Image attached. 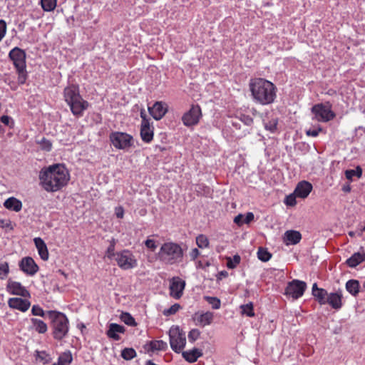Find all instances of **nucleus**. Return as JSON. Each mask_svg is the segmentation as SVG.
<instances>
[{
    "mask_svg": "<svg viewBox=\"0 0 365 365\" xmlns=\"http://www.w3.org/2000/svg\"><path fill=\"white\" fill-rule=\"evenodd\" d=\"M31 321L33 324V327L38 333L44 334L47 331V329H48L47 325L42 320H40V319H38L36 318H33L31 319Z\"/></svg>",
    "mask_w": 365,
    "mask_h": 365,
    "instance_id": "c756f323",
    "label": "nucleus"
},
{
    "mask_svg": "<svg viewBox=\"0 0 365 365\" xmlns=\"http://www.w3.org/2000/svg\"><path fill=\"white\" fill-rule=\"evenodd\" d=\"M301 239L302 235L296 230L286 231L283 237V241L287 245H296L299 242Z\"/></svg>",
    "mask_w": 365,
    "mask_h": 365,
    "instance_id": "5701e85b",
    "label": "nucleus"
},
{
    "mask_svg": "<svg viewBox=\"0 0 365 365\" xmlns=\"http://www.w3.org/2000/svg\"><path fill=\"white\" fill-rule=\"evenodd\" d=\"M248 86L255 103L267 106L275 101L277 88L272 82L263 78H254L250 80Z\"/></svg>",
    "mask_w": 365,
    "mask_h": 365,
    "instance_id": "f03ea898",
    "label": "nucleus"
},
{
    "mask_svg": "<svg viewBox=\"0 0 365 365\" xmlns=\"http://www.w3.org/2000/svg\"><path fill=\"white\" fill-rule=\"evenodd\" d=\"M9 57L16 68H26V53L23 50L15 47L9 52Z\"/></svg>",
    "mask_w": 365,
    "mask_h": 365,
    "instance_id": "ddd939ff",
    "label": "nucleus"
},
{
    "mask_svg": "<svg viewBox=\"0 0 365 365\" xmlns=\"http://www.w3.org/2000/svg\"><path fill=\"white\" fill-rule=\"evenodd\" d=\"M167 343L163 340L152 341L147 344L145 346V349L148 351H164L167 349Z\"/></svg>",
    "mask_w": 365,
    "mask_h": 365,
    "instance_id": "c85d7f7f",
    "label": "nucleus"
},
{
    "mask_svg": "<svg viewBox=\"0 0 365 365\" xmlns=\"http://www.w3.org/2000/svg\"><path fill=\"white\" fill-rule=\"evenodd\" d=\"M181 352L182 357L189 363L195 362L200 356H202V350L197 348L185 351H182Z\"/></svg>",
    "mask_w": 365,
    "mask_h": 365,
    "instance_id": "393cba45",
    "label": "nucleus"
},
{
    "mask_svg": "<svg viewBox=\"0 0 365 365\" xmlns=\"http://www.w3.org/2000/svg\"><path fill=\"white\" fill-rule=\"evenodd\" d=\"M8 304L9 307L23 312L27 311L31 306L29 301L18 297L10 298Z\"/></svg>",
    "mask_w": 365,
    "mask_h": 365,
    "instance_id": "f3484780",
    "label": "nucleus"
},
{
    "mask_svg": "<svg viewBox=\"0 0 365 365\" xmlns=\"http://www.w3.org/2000/svg\"><path fill=\"white\" fill-rule=\"evenodd\" d=\"M63 97L75 115H81L89 106V103L80 95L78 86L69 85L66 87L63 91Z\"/></svg>",
    "mask_w": 365,
    "mask_h": 365,
    "instance_id": "20e7f679",
    "label": "nucleus"
},
{
    "mask_svg": "<svg viewBox=\"0 0 365 365\" xmlns=\"http://www.w3.org/2000/svg\"><path fill=\"white\" fill-rule=\"evenodd\" d=\"M115 262L118 266L124 270L133 269L138 265V261L135 257L128 250H123L116 252Z\"/></svg>",
    "mask_w": 365,
    "mask_h": 365,
    "instance_id": "6e6552de",
    "label": "nucleus"
},
{
    "mask_svg": "<svg viewBox=\"0 0 365 365\" xmlns=\"http://www.w3.org/2000/svg\"><path fill=\"white\" fill-rule=\"evenodd\" d=\"M311 111L313 115V119L319 122L326 123L334 119L335 117V114L329 104H316L312 108Z\"/></svg>",
    "mask_w": 365,
    "mask_h": 365,
    "instance_id": "1a4fd4ad",
    "label": "nucleus"
},
{
    "mask_svg": "<svg viewBox=\"0 0 365 365\" xmlns=\"http://www.w3.org/2000/svg\"><path fill=\"white\" fill-rule=\"evenodd\" d=\"M34 241L41 258L44 261L47 260L48 259V251L44 241L40 237L34 238Z\"/></svg>",
    "mask_w": 365,
    "mask_h": 365,
    "instance_id": "a878e982",
    "label": "nucleus"
},
{
    "mask_svg": "<svg viewBox=\"0 0 365 365\" xmlns=\"http://www.w3.org/2000/svg\"><path fill=\"white\" fill-rule=\"evenodd\" d=\"M9 273V266L8 262H4L0 263V279H6Z\"/></svg>",
    "mask_w": 365,
    "mask_h": 365,
    "instance_id": "4c0bfd02",
    "label": "nucleus"
},
{
    "mask_svg": "<svg viewBox=\"0 0 365 365\" xmlns=\"http://www.w3.org/2000/svg\"><path fill=\"white\" fill-rule=\"evenodd\" d=\"M4 206L10 211L19 212L21 210L23 204L20 200L14 197H10L4 201Z\"/></svg>",
    "mask_w": 365,
    "mask_h": 365,
    "instance_id": "b1692460",
    "label": "nucleus"
},
{
    "mask_svg": "<svg viewBox=\"0 0 365 365\" xmlns=\"http://www.w3.org/2000/svg\"><path fill=\"white\" fill-rule=\"evenodd\" d=\"M346 290L352 295L356 296L359 291V284L357 280L351 279L346 284Z\"/></svg>",
    "mask_w": 365,
    "mask_h": 365,
    "instance_id": "7c9ffc66",
    "label": "nucleus"
},
{
    "mask_svg": "<svg viewBox=\"0 0 365 365\" xmlns=\"http://www.w3.org/2000/svg\"><path fill=\"white\" fill-rule=\"evenodd\" d=\"M241 313L250 317L255 316L252 303H248L240 306Z\"/></svg>",
    "mask_w": 365,
    "mask_h": 365,
    "instance_id": "473e14b6",
    "label": "nucleus"
},
{
    "mask_svg": "<svg viewBox=\"0 0 365 365\" xmlns=\"http://www.w3.org/2000/svg\"><path fill=\"white\" fill-rule=\"evenodd\" d=\"M120 318L122 322L128 325L135 326L136 324L134 318L128 313H122Z\"/></svg>",
    "mask_w": 365,
    "mask_h": 365,
    "instance_id": "ea45409f",
    "label": "nucleus"
},
{
    "mask_svg": "<svg viewBox=\"0 0 365 365\" xmlns=\"http://www.w3.org/2000/svg\"><path fill=\"white\" fill-rule=\"evenodd\" d=\"M342 190L346 192H350L351 190V187L350 186L348 185H345L342 187Z\"/></svg>",
    "mask_w": 365,
    "mask_h": 365,
    "instance_id": "e2e57ef3",
    "label": "nucleus"
},
{
    "mask_svg": "<svg viewBox=\"0 0 365 365\" xmlns=\"http://www.w3.org/2000/svg\"><path fill=\"white\" fill-rule=\"evenodd\" d=\"M70 180V173L62 164H55L39 173L40 185L48 192H54L65 187Z\"/></svg>",
    "mask_w": 365,
    "mask_h": 365,
    "instance_id": "f257e3e1",
    "label": "nucleus"
},
{
    "mask_svg": "<svg viewBox=\"0 0 365 365\" xmlns=\"http://www.w3.org/2000/svg\"><path fill=\"white\" fill-rule=\"evenodd\" d=\"M349 235H350V236H354V232H349Z\"/></svg>",
    "mask_w": 365,
    "mask_h": 365,
    "instance_id": "338daca9",
    "label": "nucleus"
},
{
    "mask_svg": "<svg viewBox=\"0 0 365 365\" xmlns=\"http://www.w3.org/2000/svg\"><path fill=\"white\" fill-rule=\"evenodd\" d=\"M312 190L311 183L307 181L300 182L294 190L295 195L300 198H306Z\"/></svg>",
    "mask_w": 365,
    "mask_h": 365,
    "instance_id": "412c9836",
    "label": "nucleus"
},
{
    "mask_svg": "<svg viewBox=\"0 0 365 365\" xmlns=\"http://www.w3.org/2000/svg\"><path fill=\"white\" fill-rule=\"evenodd\" d=\"M322 131V128L320 126H317L314 129H308L306 130V134L308 136L317 137L319 132Z\"/></svg>",
    "mask_w": 365,
    "mask_h": 365,
    "instance_id": "864d4df0",
    "label": "nucleus"
},
{
    "mask_svg": "<svg viewBox=\"0 0 365 365\" xmlns=\"http://www.w3.org/2000/svg\"><path fill=\"white\" fill-rule=\"evenodd\" d=\"M109 139L113 147L119 150H128L133 143V136L123 132H112Z\"/></svg>",
    "mask_w": 365,
    "mask_h": 365,
    "instance_id": "0eeeda50",
    "label": "nucleus"
},
{
    "mask_svg": "<svg viewBox=\"0 0 365 365\" xmlns=\"http://www.w3.org/2000/svg\"><path fill=\"white\" fill-rule=\"evenodd\" d=\"M365 260V251L354 253L346 260V264L350 267H355Z\"/></svg>",
    "mask_w": 365,
    "mask_h": 365,
    "instance_id": "bb28decb",
    "label": "nucleus"
},
{
    "mask_svg": "<svg viewBox=\"0 0 365 365\" xmlns=\"http://www.w3.org/2000/svg\"><path fill=\"white\" fill-rule=\"evenodd\" d=\"M31 312L35 316L43 317L44 315L43 310L38 305H34L31 309Z\"/></svg>",
    "mask_w": 365,
    "mask_h": 365,
    "instance_id": "6e6d98bb",
    "label": "nucleus"
},
{
    "mask_svg": "<svg viewBox=\"0 0 365 365\" xmlns=\"http://www.w3.org/2000/svg\"><path fill=\"white\" fill-rule=\"evenodd\" d=\"M200 335V331L197 329H192L188 333V339L190 342L195 341Z\"/></svg>",
    "mask_w": 365,
    "mask_h": 365,
    "instance_id": "49530a36",
    "label": "nucleus"
},
{
    "mask_svg": "<svg viewBox=\"0 0 365 365\" xmlns=\"http://www.w3.org/2000/svg\"><path fill=\"white\" fill-rule=\"evenodd\" d=\"M72 360L71 354L69 351L64 352L58 358V365H69Z\"/></svg>",
    "mask_w": 365,
    "mask_h": 365,
    "instance_id": "72a5a7b5",
    "label": "nucleus"
},
{
    "mask_svg": "<svg viewBox=\"0 0 365 365\" xmlns=\"http://www.w3.org/2000/svg\"><path fill=\"white\" fill-rule=\"evenodd\" d=\"M124 209L122 206H118L115 207V216L119 218L122 219L124 217Z\"/></svg>",
    "mask_w": 365,
    "mask_h": 365,
    "instance_id": "4d7b16f0",
    "label": "nucleus"
},
{
    "mask_svg": "<svg viewBox=\"0 0 365 365\" xmlns=\"http://www.w3.org/2000/svg\"><path fill=\"white\" fill-rule=\"evenodd\" d=\"M200 255V252L197 248L192 249L190 252V256L192 259L195 260Z\"/></svg>",
    "mask_w": 365,
    "mask_h": 365,
    "instance_id": "052dcab7",
    "label": "nucleus"
},
{
    "mask_svg": "<svg viewBox=\"0 0 365 365\" xmlns=\"http://www.w3.org/2000/svg\"><path fill=\"white\" fill-rule=\"evenodd\" d=\"M312 294L320 304H327L329 293L324 289L318 288L316 283L312 286Z\"/></svg>",
    "mask_w": 365,
    "mask_h": 365,
    "instance_id": "4be33fe9",
    "label": "nucleus"
},
{
    "mask_svg": "<svg viewBox=\"0 0 365 365\" xmlns=\"http://www.w3.org/2000/svg\"><path fill=\"white\" fill-rule=\"evenodd\" d=\"M295 193H292L286 197L284 203L288 206H294L297 203Z\"/></svg>",
    "mask_w": 365,
    "mask_h": 365,
    "instance_id": "8fccbe9b",
    "label": "nucleus"
},
{
    "mask_svg": "<svg viewBox=\"0 0 365 365\" xmlns=\"http://www.w3.org/2000/svg\"><path fill=\"white\" fill-rule=\"evenodd\" d=\"M332 308L339 309L341 307V295L339 293H330L327 297V303Z\"/></svg>",
    "mask_w": 365,
    "mask_h": 365,
    "instance_id": "cd10ccee",
    "label": "nucleus"
},
{
    "mask_svg": "<svg viewBox=\"0 0 365 365\" xmlns=\"http://www.w3.org/2000/svg\"><path fill=\"white\" fill-rule=\"evenodd\" d=\"M149 262H153V258H148Z\"/></svg>",
    "mask_w": 365,
    "mask_h": 365,
    "instance_id": "774afa93",
    "label": "nucleus"
},
{
    "mask_svg": "<svg viewBox=\"0 0 365 365\" xmlns=\"http://www.w3.org/2000/svg\"><path fill=\"white\" fill-rule=\"evenodd\" d=\"M115 242L113 240V242L110 243V246L108 247L106 252V257L108 259H112L114 257L115 259Z\"/></svg>",
    "mask_w": 365,
    "mask_h": 365,
    "instance_id": "de8ad7c7",
    "label": "nucleus"
},
{
    "mask_svg": "<svg viewBox=\"0 0 365 365\" xmlns=\"http://www.w3.org/2000/svg\"><path fill=\"white\" fill-rule=\"evenodd\" d=\"M255 218L254 214L252 212H247L245 216H244V222L246 224L252 222Z\"/></svg>",
    "mask_w": 365,
    "mask_h": 365,
    "instance_id": "bf43d9fd",
    "label": "nucleus"
},
{
    "mask_svg": "<svg viewBox=\"0 0 365 365\" xmlns=\"http://www.w3.org/2000/svg\"><path fill=\"white\" fill-rule=\"evenodd\" d=\"M125 331V329L123 326L115 323H111L109 324L106 334L110 339L118 341L120 339V334H123Z\"/></svg>",
    "mask_w": 365,
    "mask_h": 365,
    "instance_id": "6ab92c4d",
    "label": "nucleus"
},
{
    "mask_svg": "<svg viewBox=\"0 0 365 365\" xmlns=\"http://www.w3.org/2000/svg\"><path fill=\"white\" fill-rule=\"evenodd\" d=\"M6 24L5 21L0 20V41L3 39V38L5 36L6 33Z\"/></svg>",
    "mask_w": 365,
    "mask_h": 365,
    "instance_id": "5fc2aeb1",
    "label": "nucleus"
},
{
    "mask_svg": "<svg viewBox=\"0 0 365 365\" xmlns=\"http://www.w3.org/2000/svg\"><path fill=\"white\" fill-rule=\"evenodd\" d=\"M1 121L4 125H8V126H9L11 128H12L14 126V122L13 119L11 117L8 116V115H3V116H1Z\"/></svg>",
    "mask_w": 365,
    "mask_h": 365,
    "instance_id": "603ef678",
    "label": "nucleus"
},
{
    "mask_svg": "<svg viewBox=\"0 0 365 365\" xmlns=\"http://www.w3.org/2000/svg\"><path fill=\"white\" fill-rule=\"evenodd\" d=\"M45 148L47 150H50L51 148V144L49 141H46L45 142Z\"/></svg>",
    "mask_w": 365,
    "mask_h": 365,
    "instance_id": "680f3d73",
    "label": "nucleus"
},
{
    "mask_svg": "<svg viewBox=\"0 0 365 365\" xmlns=\"http://www.w3.org/2000/svg\"><path fill=\"white\" fill-rule=\"evenodd\" d=\"M202 116L201 108L199 106H192L190 109L184 113L182 117L183 124L187 126H193L199 123Z\"/></svg>",
    "mask_w": 365,
    "mask_h": 365,
    "instance_id": "9b49d317",
    "label": "nucleus"
},
{
    "mask_svg": "<svg viewBox=\"0 0 365 365\" xmlns=\"http://www.w3.org/2000/svg\"><path fill=\"white\" fill-rule=\"evenodd\" d=\"M184 252L182 247L174 242H165L161 245L155 255V259L166 265H173L182 262Z\"/></svg>",
    "mask_w": 365,
    "mask_h": 365,
    "instance_id": "7ed1b4c3",
    "label": "nucleus"
},
{
    "mask_svg": "<svg viewBox=\"0 0 365 365\" xmlns=\"http://www.w3.org/2000/svg\"><path fill=\"white\" fill-rule=\"evenodd\" d=\"M170 345L173 351L180 353L186 345L185 334L178 325H173L168 331Z\"/></svg>",
    "mask_w": 365,
    "mask_h": 365,
    "instance_id": "39448f33",
    "label": "nucleus"
},
{
    "mask_svg": "<svg viewBox=\"0 0 365 365\" xmlns=\"http://www.w3.org/2000/svg\"><path fill=\"white\" fill-rule=\"evenodd\" d=\"M234 222L239 226L242 225L245 223L244 215L242 214H239L238 215H237L234 219Z\"/></svg>",
    "mask_w": 365,
    "mask_h": 365,
    "instance_id": "13d9d810",
    "label": "nucleus"
},
{
    "mask_svg": "<svg viewBox=\"0 0 365 365\" xmlns=\"http://www.w3.org/2000/svg\"><path fill=\"white\" fill-rule=\"evenodd\" d=\"M121 356L125 360H130L136 356V352L133 348H125L122 350Z\"/></svg>",
    "mask_w": 365,
    "mask_h": 365,
    "instance_id": "c9c22d12",
    "label": "nucleus"
},
{
    "mask_svg": "<svg viewBox=\"0 0 365 365\" xmlns=\"http://www.w3.org/2000/svg\"><path fill=\"white\" fill-rule=\"evenodd\" d=\"M240 262V257L239 255H235L233 258L229 257L227 259V266L230 269H234Z\"/></svg>",
    "mask_w": 365,
    "mask_h": 365,
    "instance_id": "79ce46f5",
    "label": "nucleus"
},
{
    "mask_svg": "<svg viewBox=\"0 0 365 365\" xmlns=\"http://www.w3.org/2000/svg\"><path fill=\"white\" fill-rule=\"evenodd\" d=\"M140 116L142 118V120H144V119H146L145 118V110H142L141 112H140Z\"/></svg>",
    "mask_w": 365,
    "mask_h": 365,
    "instance_id": "0e129e2a",
    "label": "nucleus"
},
{
    "mask_svg": "<svg viewBox=\"0 0 365 365\" xmlns=\"http://www.w3.org/2000/svg\"><path fill=\"white\" fill-rule=\"evenodd\" d=\"M307 289V284L298 279H294L287 284L284 294L293 299L301 297Z\"/></svg>",
    "mask_w": 365,
    "mask_h": 365,
    "instance_id": "9d476101",
    "label": "nucleus"
},
{
    "mask_svg": "<svg viewBox=\"0 0 365 365\" xmlns=\"http://www.w3.org/2000/svg\"><path fill=\"white\" fill-rule=\"evenodd\" d=\"M180 308V305L179 304H175L172 305L170 308L164 309L163 314L165 316H170L175 314Z\"/></svg>",
    "mask_w": 365,
    "mask_h": 365,
    "instance_id": "c03bdc74",
    "label": "nucleus"
},
{
    "mask_svg": "<svg viewBox=\"0 0 365 365\" xmlns=\"http://www.w3.org/2000/svg\"><path fill=\"white\" fill-rule=\"evenodd\" d=\"M19 267L22 272L28 275H34L38 270V267L32 257H26L19 262Z\"/></svg>",
    "mask_w": 365,
    "mask_h": 365,
    "instance_id": "2eb2a0df",
    "label": "nucleus"
},
{
    "mask_svg": "<svg viewBox=\"0 0 365 365\" xmlns=\"http://www.w3.org/2000/svg\"><path fill=\"white\" fill-rule=\"evenodd\" d=\"M220 274H221L222 276L225 277V276H227V272H225V273H224V272H221V273H220Z\"/></svg>",
    "mask_w": 365,
    "mask_h": 365,
    "instance_id": "69168bd1",
    "label": "nucleus"
},
{
    "mask_svg": "<svg viewBox=\"0 0 365 365\" xmlns=\"http://www.w3.org/2000/svg\"><path fill=\"white\" fill-rule=\"evenodd\" d=\"M17 73H18V82L20 84H23L25 83L27 77L26 68H16Z\"/></svg>",
    "mask_w": 365,
    "mask_h": 365,
    "instance_id": "a18cd8bd",
    "label": "nucleus"
},
{
    "mask_svg": "<svg viewBox=\"0 0 365 365\" xmlns=\"http://www.w3.org/2000/svg\"><path fill=\"white\" fill-rule=\"evenodd\" d=\"M36 359L37 361L41 362L43 364L49 363L51 359L49 354L44 351H36Z\"/></svg>",
    "mask_w": 365,
    "mask_h": 365,
    "instance_id": "f704fd0d",
    "label": "nucleus"
},
{
    "mask_svg": "<svg viewBox=\"0 0 365 365\" xmlns=\"http://www.w3.org/2000/svg\"><path fill=\"white\" fill-rule=\"evenodd\" d=\"M6 289L10 294L19 295L24 297H30L29 291L20 282L11 279L7 281Z\"/></svg>",
    "mask_w": 365,
    "mask_h": 365,
    "instance_id": "4468645a",
    "label": "nucleus"
},
{
    "mask_svg": "<svg viewBox=\"0 0 365 365\" xmlns=\"http://www.w3.org/2000/svg\"><path fill=\"white\" fill-rule=\"evenodd\" d=\"M53 336L57 339H63L68 331V320L62 313H54L53 319Z\"/></svg>",
    "mask_w": 365,
    "mask_h": 365,
    "instance_id": "423d86ee",
    "label": "nucleus"
},
{
    "mask_svg": "<svg viewBox=\"0 0 365 365\" xmlns=\"http://www.w3.org/2000/svg\"><path fill=\"white\" fill-rule=\"evenodd\" d=\"M193 319L195 322V324L200 327H205L212 323L213 319V314L210 312H207L205 313H196Z\"/></svg>",
    "mask_w": 365,
    "mask_h": 365,
    "instance_id": "aec40b11",
    "label": "nucleus"
},
{
    "mask_svg": "<svg viewBox=\"0 0 365 365\" xmlns=\"http://www.w3.org/2000/svg\"><path fill=\"white\" fill-rule=\"evenodd\" d=\"M168 105L162 101H158L152 107H149L150 114L157 120H160L168 112Z\"/></svg>",
    "mask_w": 365,
    "mask_h": 365,
    "instance_id": "dca6fc26",
    "label": "nucleus"
},
{
    "mask_svg": "<svg viewBox=\"0 0 365 365\" xmlns=\"http://www.w3.org/2000/svg\"><path fill=\"white\" fill-rule=\"evenodd\" d=\"M140 136L145 143H150L153 138V128L147 119L142 120L140 126Z\"/></svg>",
    "mask_w": 365,
    "mask_h": 365,
    "instance_id": "a211bd4d",
    "label": "nucleus"
},
{
    "mask_svg": "<svg viewBox=\"0 0 365 365\" xmlns=\"http://www.w3.org/2000/svg\"><path fill=\"white\" fill-rule=\"evenodd\" d=\"M271 254L265 249L259 248L257 252L259 259L262 262H267L271 258Z\"/></svg>",
    "mask_w": 365,
    "mask_h": 365,
    "instance_id": "58836bf2",
    "label": "nucleus"
},
{
    "mask_svg": "<svg viewBox=\"0 0 365 365\" xmlns=\"http://www.w3.org/2000/svg\"><path fill=\"white\" fill-rule=\"evenodd\" d=\"M277 125V120L275 118H273L268 121L267 123H265V128L271 132H274Z\"/></svg>",
    "mask_w": 365,
    "mask_h": 365,
    "instance_id": "3c124183",
    "label": "nucleus"
},
{
    "mask_svg": "<svg viewBox=\"0 0 365 365\" xmlns=\"http://www.w3.org/2000/svg\"><path fill=\"white\" fill-rule=\"evenodd\" d=\"M362 174L361 169L358 167L356 170H348L346 171L345 175L347 179L351 180L354 176L361 178Z\"/></svg>",
    "mask_w": 365,
    "mask_h": 365,
    "instance_id": "a19ab883",
    "label": "nucleus"
},
{
    "mask_svg": "<svg viewBox=\"0 0 365 365\" xmlns=\"http://www.w3.org/2000/svg\"><path fill=\"white\" fill-rule=\"evenodd\" d=\"M185 287V282L178 277H173L170 282V294L175 299H180Z\"/></svg>",
    "mask_w": 365,
    "mask_h": 365,
    "instance_id": "f8f14e48",
    "label": "nucleus"
},
{
    "mask_svg": "<svg viewBox=\"0 0 365 365\" xmlns=\"http://www.w3.org/2000/svg\"><path fill=\"white\" fill-rule=\"evenodd\" d=\"M144 243L145 247L152 252L155 251L158 247L157 242L151 238H148Z\"/></svg>",
    "mask_w": 365,
    "mask_h": 365,
    "instance_id": "09e8293b",
    "label": "nucleus"
},
{
    "mask_svg": "<svg viewBox=\"0 0 365 365\" xmlns=\"http://www.w3.org/2000/svg\"><path fill=\"white\" fill-rule=\"evenodd\" d=\"M206 301L212 306L215 309H217L220 307V300L217 297H205Z\"/></svg>",
    "mask_w": 365,
    "mask_h": 365,
    "instance_id": "37998d69",
    "label": "nucleus"
},
{
    "mask_svg": "<svg viewBox=\"0 0 365 365\" xmlns=\"http://www.w3.org/2000/svg\"><path fill=\"white\" fill-rule=\"evenodd\" d=\"M41 5L45 11H51L56 9L57 0H41Z\"/></svg>",
    "mask_w": 365,
    "mask_h": 365,
    "instance_id": "2f4dec72",
    "label": "nucleus"
},
{
    "mask_svg": "<svg viewBox=\"0 0 365 365\" xmlns=\"http://www.w3.org/2000/svg\"><path fill=\"white\" fill-rule=\"evenodd\" d=\"M196 244L201 248H207L209 246V240L204 235H200L196 237Z\"/></svg>",
    "mask_w": 365,
    "mask_h": 365,
    "instance_id": "e433bc0d",
    "label": "nucleus"
}]
</instances>
